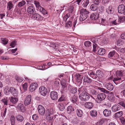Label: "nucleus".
Here are the masks:
<instances>
[{
    "mask_svg": "<svg viewBox=\"0 0 125 125\" xmlns=\"http://www.w3.org/2000/svg\"><path fill=\"white\" fill-rule=\"evenodd\" d=\"M78 91L79 93L82 92L79 96V98L81 100L86 101L89 100L90 95L86 92L85 88L83 87H81L80 88H79Z\"/></svg>",
    "mask_w": 125,
    "mask_h": 125,
    "instance_id": "nucleus-1",
    "label": "nucleus"
},
{
    "mask_svg": "<svg viewBox=\"0 0 125 125\" xmlns=\"http://www.w3.org/2000/svg\"><path fill=\"white\" fill-rule=\"evenodd\" d=\"M27 5V11L29 14L32 15L35 13V7L33 4L30 3H28Z\"/></svg>",
    "mask_w": 125,
    "mask_h": 125,
    "instance_id": "nucleus-2",
    "label": "nucleus"
},
{
    "mask_svg": "<svg viewBox=\"0 0 125 125\" xmlns=\"http://www.w3.org/2000/svg\"><path fill=\"white\" fill-rule=\"evenodd\" d=\"M125 80V78L124 76L121 77H117L115 78L113 80V81L115 83L116 85L122 82Z\"/></svg>",
    "mask_w": 125,
    "mask_h": 125,
    "instance_id": "nucleus-3",
    "label": "nucleus"
},
{
    "mask_svg": "<svg viewBox=\"0 0 125 125\" xmlns=\"http://www.w3.org/2000/svg\"><path fill=\"white\" fill-rule=\"evenodd\" d=\"M38 110L39 114L41 115H43L45 113V110L44 107L41 105H38Z\"/></svg>",
    "mask_w": 125,
    "mask_h": 125,
    "instance_id": "nucleus-4",
    "label": "nucleus"
},
{
    "mask_svg": "<svg viewBox=\"0 0 125 125\" xmlns=\"http://www.w3.org/2000/svg\"><path fill=\"white\" fill-rule=\"evenodd\" d=\"M50 96L51 99L53 100H56L58 99V94L55 91L51 92L50 93Z\"/></svg>",
    "mask_w": 125,
    "mask_h": 125,
    "instance_id": "nucleus-5",
    "label": "nucleus"
},
{
    "mask_svg": "<svg viewBox=\"0 0 125 125\" xmlns=\"http://www.w3.org/2000/svg\"><path fill=\"white\" fill-rule=\"evenodd\" d=\"M32 19L36 20L38 21H42L43 20V17L37 13H34L32 15Z\"/></svg>",
    "mask_w": 125,
    "mask_h": 125,
    "instance_id": "nucleus-6",
    "label": "nucleus"
},
{
    "mask_svg": "<svg viewBox=\"0 0 125 125\" xmlns=\"http://www.w3.org/2000/svg\"><path fill=\"white\" fill-rule=\"evenodd\" d=\"M39 92L42 95L44 96L46 94L47 90L46 88L44 86H42L39 88Z\"/></svg>",
    "mask_w": 125,
    "mask_h": 125,
    "instance_id": "nucleus-7",
    "label": "nucleus"
},
{
    "mask_svg": "<svg viewBox=\"0 0 125 125\" xmlns=\"http://www.w3.org/2000/svg\"><path fill=\"white\" fill-rule=\"evenodd\" d=\"M31 100V96L30 95L27 96L24 100V103L25 105L27 106L30 104Z\"/></svg>",
    "mask_w": 125,
    "mask_h": 125,
    "instance_id": "nucleus-8",
    "label": "nucleus"
},
{
    "mask_svg": "<svg viewBox=\"0 0 125 125\" xmlns=\"http://www.w3.org/2000/svg\"><path fill=\"white\" fill-rule=\"evenodd\" d=\"M120 109V106L118 104L113 105L111 107L112 111L113 112H115L119 111Z\"/></svg>",
    "mask_w": 125,
    "mask_h": 125,
    "instance_id": "nucleus-9",
    "label": "nucleus"
},
{
    "mask_svg": "<svg viewBox=\"0 0 125 125\" xmlns=\"http://www.w3.org/2000/svg\"><path fill=\"white\" fill-rule=\"evenodd\" d=\"M118 11L119 13L125 14V6L124 5L122 4L119 6Z\"/></svg>",
    "mask_w": 125,
    "mask_h": 125,
    "instance_id": "nucleus-10",
    "label": "nucleus"
},
{
    "mask_svg": "<svg viewBox=\"0 0 125 125\" xmlns=\"http://www.w3.org/2000/svg\"><path fill=\"white\" fill-rule=\"evenodd\" d=\"M10 92L14 96H17L18 94V92L16 89L14 87H11L10 88Z\"/></svg>",
    "mask_w": 125,
    "mask_h": 125,
    "instance_id": "nucleus-11",
    "label": "nucleus"
},
{
    "mask_svg": "<svg viewBox=\"0 0 125 125\" xmlns=\"http://www.w3.org/2000/svg\"><path fill=\"white\" fill-rule=\"evenodd\" d=\"M38 86L37 84L35 83H33L31 84L30 87V91L31 92L34 91Z\"/></svg>",
    "mask_w": 125,
    "mask_h": 125,
    "instance_id": "nucleus-12",
    "label": "nucleus"
},
{
    "mask_svg": "<svg viewBox=\"0 0 125 125\" xmlns=\"http://www.w3.org/2000/svg\"><path fill=\"white\" fill-rule=\"evenodd\" d=\"M105 94L103 93H101L97 95V98L98 100L101 101L104 100L106 97Z\"/></svg>",
    "mask_w": 125,
    "mask_h": 125,
    "instance_id": "nucleus-13",
    "label": "nucleus"
},
{
    "mask_svg": "<svg viewBox=\"0 0 125 125\" xmlns=\"http://www.w3.org/2000/svg\"><path fill=\"white\" fill-rule=\"evenodd\" d=\"M111 110L107 109H104L103 111L104 115L106 117L110 116L111 115Z\"/></svg>",
    "mask_w": 125,
    "mask_h": 125,
    "instance_id": "nucleus-14",
    "label": "nucleus"
},
{
    "mask_svg": "<svg viewBox=\"0 0 125 125\" xmlns=\"http://www.w3.org/2000/svg\"><path fill=\"white\" fill-rule=\"evenodd\" d=\"M84 106L87 109H91L93 106V104L92 102H87L85 103Z\"/></svg>",
    "mask_w": 125,
    "mask_h": 125,
    "instance_id": "nucleus-15",
    "label": "nucleus"
},
{
    "mask_svg": "<svg viewBox=\"0 0 125 125\" xmlns=\"http://www.w3.org/2000/svg\"><path fill=\"white\" fill-rule=\"evenodd\" d=\"M99 14L97 13H93L90 16L91 18L93 20H97L99 18Z\"/></svg>",
    "mask_w": 125,
    "mask_h": 125,
    "instance_id": "nucleus-16",
    "label": "nucleus"
},
{
    "mask_svg": "<svg viewBox=\"0 0 125 125\" xmlns=\"http://www.w3.org/2000/svg\"><path fill=\"white\" fill-rule=\"evenodd\" d=\"M105 87L107 89L110 91H112L114 89L113 85L110 83H106L105 85Z\"/></svg>",
    "mask_w": 125,
    "mask_h": 125,
    "instance_id": "nucleus-17",
    "label": "nucleus"
},
{
    "mask_svg": "<svg viewBox=\"0 0 125 125\" xmlns=\"http://www.w3.org/2000/svg\"><path fill=\"white\" fill-rule=\"evenodd\" d=\"M74 110V108L71 105L68 106L67 108V113L69 114H72Z\"/></svg>",
    "mask_w": 125,
    "mask_h": 125,
    "instance_id": "nucleus-18",
    "label": "nucleus"
},
{
    "mask_svg": "<svg viewBox=\"0 0 125 125\" xmlns=\"http://www.w3.org/2000/svg\"><path fill=\"white\" fill-rule=\"evenodd\" d=\"M83 81L85 83H90L92 81L91 79L88 77V76L85 75L84 77Z\"/></svg>",
    "mask_w": 125,
    "mask_h": 125,
    "instance_id": "nucleus-19",
    "label": "nucleus"
},
{
    "mask_svg": "<svg viewBox=\"0 0 125 125\" xmlns=\"http://www.w3.org/2000/svg\"><path fill=\"white\" fill-rule=\"evenodd\" d=\"M97 89L99 90L102 92H103L106 94H111V92L108 91L105 89L103 88H102L100 87H98Z\"/></svg>",
    "mask_w": 125,
    "mask_h": 125,
    "instance_id": "nucleus-20",
    "label": "nucleus"
},
{
    "mask_svg": "<svg viewBox=\"0 0 125 125\" xmlns=\"http://www.w3.org/2000/svg\"><path fill=\"white\" fill-rule=\"evenodd\" d=\"M19 110L21 111L22 112L24 111L25 108L23 104H19L17 106Z\"/></svg>",
    "mask_w": 125,
    "mask_h": 125,
    "instance_id": "nucleus-21",
    "label": "nucleus"
},
{
    "mask_svg": "<svg viewBox=\"0 0 125 125\" xmlns=\"http://www.w3.org/2000/svg\"><path fill=\"white\" fill-rule=\"evenodd\" d=\"M105 50L103 48L99 49L98 50V54L101 55H104L105 53Z\"/></svg>",
    "mask_w": 125,
    "mask_h": 125,
    "instance_id": "nucleus-22",
    "label": "nucleus"
},
{
    "mask_svg": "<svg viewBox=\"0 0 125 125\" xmlns=\"http://www.w3.org/2000/svg\"><path fill=\"white\" fill-rule=\"evenodd\" d=\"M68 89L71 93L73 94L76 93L77 91V89L71 86H70L69 87Z\"/></svg>",
    "mask_w": 125,
    "mask_h": 125,
    "instance_id": "nucleus-23",
    "label": "nucleus"
},
{
    "mask_svg": "<svg viewBox=\"0 0 125 125\" xmlns=\"http://www.w3.org/2000/svg\"><path fill=\"white\" fill-rule=\"evenodd\" d=\"M10 101L13 104H15L18 101V99L17 97H11L10 98Z\"/></svg>",
    "mask_w": 125,
    "mask_h": 125,
    "instance_id": "nucleus-24",
    "label": "nucleus"
},
{
    "mask_svg": "<svg viewBox=\"0 0 125 125\" xmlns=\"http://www.w3.org/2000/svg\"><path fill=\"white\" fill-rule=\"evenodd\" d=\"M123 115V112L122 111H119L115 114V117L117 118H118L121 117Z\"/></svg>",
    "mask_w": 125,
    "mask_h": 125,
    "instance_id": "nucleus-25",
    "label": "nucleus"
},
{
    "mask_svg": "<svg viewBox=\"0 0 125 125\" xmlns=\"http://www.w3.org/2000/svg\"><path fill=\"white\" fill-rule=\"evenodd\" d=\"M119 18L117 22L119 24L121 22H123L125 21V16L123 17H119Z\"/></svg>",
    "mask_w": 125,
    "mask_h": 125,
    "instance_id": "nucleus-26",
    "label": "nucleus"
},
{
    "mask_svg": "<svg viewBox=\"0 0 125 125\" xmlns=\"http://www.w3.org/2000/svg\"><path fill=\"white\" fill-rule=\"evenodd\" d=\"M59 110L61 111H62L65 109V106L62 103H59L58 105Z\"/></svg>",
    "mask_w": 125,
    "mask_h": 125,
    "instance_id": "nucleus-27",
    "label": "nucleus"
},
{
    "mask_svg": "<svg viewBox=\"0 0 125 125\" xmlns=\"http://www.w3.org/2000/svg\"><path fill=\"white\" fill-rule=\"evenodd\" d=\"M16 119L17 121L21 122L23 121L24 120V118L23 116L21 115H17L16 117Z\"/></svg>",
    "mask_w": 125,
    "mask_h": 125,
    "instance_id": "nucleus-28",
    "label": "nucleus"
},
{
    "mask_svg": "<svg viewBox=\"0 0 125 125\" xmlns=\"http://www.w3.org/2000/svg\"><path fill=\"white\" fill-rule=\"evenodd\" d=\"M8 41V39L7 38H2L1 39V42L4 45L7 44Z\"/></svg>",
    "mask_w": 125,
    "mask_h": 125,
    "instance_id": "nucleus-29",
    "label": "nucleus"
},
{
    "mask_svg": "<svg viewBox=\"0 0 125 125\" xmlns=\"http://www.w3.org/2000/svg\"><path fill=\"white\" fill-rule=\"evenodd\" d=\"M97 76L98 77L102 78L103 75V72L100 70L97 71L96 72Z\"/></svg>",
    "mask_w": 125,
    "mask_h": 125,
    "instance_id": "nucleus-30",
    "label": "nucleus"
},
{
    "mask_svg": "<svg viewBox=\"0 0 125 125\" xmlns=\"http://www.w3.org/2000/svg\"><path fill=\"white\" fill-rule=\"evenodd\" d=\"M91 115L93 117H96L97 115V111L95 110L91 111L90 112Z\"/></svg>",
    "mask_w": 125,
    "mask_h": 125,
    "instance_id": "nucleus-31",
    "label": "nucleus"
},
{
    "mask_svg": "<svg viewBox=\"0 0 125 125\" xmlns=\"http://www.w3.org/2000/svg\"><path fill=\"white\" fill-rule=\"evenodd\" d=\"M87 16H86V15L81 14V15L79 17V20L81 21H83L87 18Z\"/></svg>",
    "mask_w": 125,
    "mask_h": 125,
    "instance_id": "nucleus-32",
    "label": "nucleus"
},
{
    "mask_svg": "<svg viewBox=\"0 0 125 125\" xmlns=\"http://www.w3.org/2000/svg\"><path fill=\"white\" fill-rule=\"evenodd\" d=\"M76 113L77 116L80 117H82L83 115L82 111L80 109H77L76 110Z\"/></svg>",
    "mask_w": 125,
    "mask_h": 125,
    "instance_id": "nucleus-33",
    "label": "nucleus"
},
{
    "mask_svg": "<svg viewBox=\"0 0 125 125\" xmlns=\"http://www.w3.org/2000/svg\"><path fill=\"white\" fill-rule=\"evenodd\" d=\"M106 11L109 14L113 13V9L111 6H109L106 9Z\"/></svg>",
    "mask_w": 125,
    "mask_h": 125,
    "instance_id": "nucleus-34",
    "label": "nucleus"
},
{
    "mask_svg": "<svg viewBox=\"0 0 125 125\" xmlns=\"http://www.w3.org/2000/svg\"><path fill=\"white\" fill-rule=\"evenodd\" d=\"M80 14L83 15H86L87 16L88 14L89 13V12L86 10V9H82L80 10Z\"/></svg>",
    "mask_w": 125,
    "mask_h": 125,
    "instance_id": "nucleus-35",
    "label": "nucleus"
},
{
    "mask_svg": "<svg viewBox=\"0 0 125 125\" xmlns=\"http://www.w3.org/2000/svg\"><path fill=\"white\" fill-rule=\"evenodd\" d=\"M7 8L8 10H10L13 7V4L11 1H9L7 3Z\"/></svg>",
    "mask_w": 125,
    "mask_h": 125,
    "instance_id": "nucleus-36",
    "label": "nucleus"
},
{
    "mask_svg": "<svg viewBox=\"0 0 125 125\" xmlns=\"http://www.w3.org/2000/svg\"><path fill=\"white\" fill-rule=\"evenodd\" d=\"M46 112V115L48 116H49L50 114H52L54 113V111L52 108H51L50 110H48Z\"/></svg>",
    "mask_w": 125,
    "mask_h": 125,
    "instance_id": "nucleus-37",
    "label": "nucleus"
},
{
    "mask_svg": "<svg viewBox=\"0 0 125 125\" xmlns=\"http://www.w3.org/2000/svg\"><path fill=\"white\" fill-rule=\"evenodd\" d=\"M26 3V2L25 1L22 0L18 3L17 6L19 7L20 8L22 7Z\"/></svg>",
    "mask_w": 125,
    "mask_h": 125,
    "instance_id": "nucleus-38",
    "label": "nucleus"
},
{
    "mask_svg": "<svg viewBox=\"0 0 125 125\" xmlns=\"http://www.w3.org/2000/svg\"><path fill=\"white\" fill-rule=\"evenodd\" d=\"M67 91L66 86H62L61 92L62 93H65Z\"/></svg>",
    "mask_w": 125,
    "mask_h": 125,
    "instance_id": "nucleus-39",
    "label": "nucleus"
},
{
    "mask_svg": "<svg viewBox=\"0 0 125 125\" xmlns=\"http://www.w3.org/2000/svg\"><path fill=\"white\" fill-rule=\"evenodd\" d=\"M4 91L5 93L7 95H9L10 94V88H9L8 87H5Z\"/></svg>",
    "mask_w": 125,
    "mask_h": 125,
    "instance_id": "nucleus-40",
    "label": "nucleus"
},
{
    "mask_svg": "<svg viewBox=\"0 0 125 125\" xmlns=\"http://www.w3.org/2000/svg\"><path fill=\"white\" fill-rule=\"evenodd\" d=\"M91 9L93 11H95L97 9V6L95 4H92L90 6Z\"/></svg>",
    "mask_w": 125,
    "mask_h": 125,
    "instance_id": "nucleus-41",
    "label": "nucleus"
},
{
    "mask_svg": "<svg viewBox=\"0 0 125 125\" xmlns=\"http://www.w3.org/2000/svg\"><path fill=\"white\" fill-rule=\"evenodd\" d=\"M39 10L44 15L47 14L46 11L42 7H40Z\"/></svg>",
    "mask_w": 125,
    "mask_h": 125,
    "instance_id": "nucleus-42",
    "label": "nucleus"
},
{
    "mask_svg": "<svg viewBox=\"0 0 125 125\" xmlns=\"http://www.w3.org/2000/svg\"><path fill=\"white\" fill-rule=\"evenodd\" d=\"M83 78V77H82L80 75H79V77L77 78V81L78 84L80 85L82 83Z\"/></svg>",
    "mask_w": 125,
    "mask_h": 125,
    "instance_id": "nucleus-43",
    "label": "nucleus"
},
{
    "mask_svg": "<svg viewBox=\"0 0 125 125\" xmlns=\"http://www.w3.org/2000/svg\"><path fill=\"white\" fill-rule=\"evenodd\" d=\"M77 97L75 95L73 96L71 99V101L73 103H75L77 100Z\"/></svg>",
    "mask_w": 125,
    "mask_h": 125,
    "instance_id": "nucleus-44",
    "label": "nucleus"
},
{
    "mask_svg": "<svg viewBox=\"0 0 125 125\" xmlns=\"http://www.w3.org/2000/svg\"><path fill=\"white\" fill-rule=\"evenodd\" d=\"M100 24L101 25H107L108 24L107 21L104 19H102Z\"/></svg>",
    "mask_w": 125,
    "mask_h": 125,
    "instance_id": "nucleus-45",
    "label": "nucleus"
},
{
    "mask_svg": "<svg viewBox=\"0 0 125 125\" xmlns=\"http://www.w3.org/2000/svg\"><path fill=\"white\" fill-rule=\"evenodd\" d=\"M1 101L5 105H7L8 104V100L7 97H6L2 99Z\"/></svg>",
    "mask_w": 125,
    "mask_h": 125,
    "instance_id": "nucleus-46",
    "label": "nucleus"
},
{
    "mask_svg": "<svg viewBox=\"0 0 125 125\" xmlns=\"http://www.w3.org/2000/svg\"><path fill=\"white\" fill-rule=\"evenodd\" d=\"M11 125H14L15 123V118L14 116H11L10 119Z\"/></svg>",
    "mask_w": 125,
    "mask_h": 125,
    "instance_id": "nucleus-47",
    "label": "nucleus"
},
{
    "mask_svg": "<svg viewBox=\"0 0 125 125\" xmlns=\"http://www.w3.org/2000/svg\"><path fill=\"white\" fill-rule=\"evenodd\" d=\"M84 45L85 46L88 47L91 45V43L90 41H88L84 42Z\"/></svg>",
    "mask_w": 125,
    "mask_h": 125,
    "instance_id": "nucleus-48",
    "label": "nucleus"
},
{
    "mask_svg": "<svg viewBox=\"0 0 125 125\" xmlns=\"http://www.w3.org/2000/svg\"><path fill=\"white\" fill-rule=\"evenodd\" d=\"M70 16V14L69 13H68L66 14L63 17V20L66 21L67 20V19Z\"/></svg>",
    "mask_w": 125,
    "mask_h": 125,
    "instance_id": "nucleus-49",
    "label": "nucleus"
},
{
    "mask_svg": "<svg viewBox=\"0 0 125 125\" xmlns=\"http://www.w3.org/2000/svg\"><path fill=\"white\" fill-rule=\"evenodd\" d=\"M124 42L123 41L121 40H119L117 42V43L118 45L120 46L124 44Z\"/></svg>",
    "mask_w": 125,
    "mask_h": 125,
    "instance_id": "nucleus-50",
    "label": "nucleus"
},
{
    "mask_svg": "<svg viewBox=\"0 0 125 125\" xmlns=\"http://www.w3.org/2000/svg\"><path fill=\"white\" fill-rule=\"evenodd\" d=\"M65 97L63 95H62L61 97L58 100V102H61L64 101L65 100Z\"/></svg>",
    "mask_w": 125,
    "mask_h": 125,
    "instance_id": "nucleus-51",
    "label": "nucleus"
},
{
    "mask_svg": "<svg viewBox=\"0 0 125 125\" xmlns=\"http://www.w3.org/2000/svg\"><path fill=\"white\" fill-rule=\"evenodd\" d=\"M72 25V22L70 20L68 21V22L66 23V27H71Z\"/></svg>",
    "mask_w": 125,
    "mask_h": 125,
    "instance_id": "nucleus-52",
    "label": "nucleus"
},
{
    "mask_svg": "<svg viewBox=\"0 0 125 125\" xmlns=\"http://www.w3.org/2000/svg\"><path fill=\"white\" fill-rule=\"evenodd\" d=\"M117 75L119 76L120 77L124 76H123L124 72L123 71H119L117 72Z\"/></svg>",
    "mask_w": 125,
    "mask_h": 125,
    "instance_id": "nucleus-53",
    "label": "nucleus"
},
{
    "mask_svg": "<svg viewBox=\"0 0 125 125\" xmlns=\"http://www.w3.org/2000/svg\"><path fill=\"white\" fill-rule=\"evenodd\" d=\"M93 51L94 52L96 51L98 48V47L97 46V45L95 43H94L93 44Z\"/></svg>",
    "mask_w": 125,
    "mask_h": 125,
    "instance_id": "nucleus-54",
    "label": "nucleus"
},
{
    "mask_svg": "<svg viewBox=\"0 0 125 125\" xmlns=\"http://www.w3.org/2000/svg\"><path fill=\"white\" fill-rule=\"evenodd\" d=\"M89 3V1L88 0H86L83 3L82 5L83 7H87Z\"/></svg>",
    "mask_w": 125,
    "mask_h": 125,
    "instance_id": "nucleus-55",
    "label": "nucleus"
},
{
    "mask_svg": "<svg viewBox=\"0 0 125 125\" xmlns=\"http://www.w3.org/2000/svg\"><path fill=\"white\" fill-rule=\"evenodd\" d=\"M34 4H35L36 7L39 9L40 7H42L40 5L39 2L37 1H34Z\"/></svg>",
    "mask_w": 125,
    "mask_h": 125,
    "instance_id": "nucleus-56",
    "label": "nucleus"
},
{
    "mask_svg": "<svg viewBox=\"0 0 125 125\" xmlns=\"http://www.w3.org/2000/svg\"><path fill=\"white\" fill-rule=\"evenodd\" d=\"M16 42L15 41H12L10 44V46L12 47H14L16 45Z\"/></svg>",
    "mask_w": 125,
    "mask_h": 125,
    "instance_id": "nucleus-57",
    "label": "nucleus"
},
{
    "mask_svg": "<svg viewBox=\"0 0 125 125\" xmlns=\"http://www.w3.org/2000/svg\"><path fill=\"white\" fill-rule=\"evenodd\" d=\"M115 54V51L110 52L108 54V57H112Z\"/></svg>",
    "mask_w": 125,
    "mask_h": 125,
    "instance_id": "nucleus-58",
    "label": "nucleus"
},
{
    "mask_svg": "<svg viewBox=\"0 0 125 125\" xmlns=\"http://www.w3.org/2000/svg\"><path fill=\"white\" fill-rule=\"evenodd\" d=\"M22 87L24 91H26L27 88V83H25L23 85Z\"/></svg>",
    "mask_w": 125,
    "mask_h": 125,
    "instance_id": "nucleus-59",
    "label": "nucleus"
},
{
    "mask_svg": "<svg viewBox=\"0 0 125 125\" xmlns=\"http://www.w3.org/2000/svg\"><path fill=\"white\" fill-rule=\"evenodd\" d=\"M6 112L7 108H5L4 110V111L3 113L1 115V116L2 117L3 119H4L5 117Z\"/></svg>",
    "mask_w": 125,
    "mask_h": 125,
    "instance_id": "nucleus-60",
    "label": "nucleus"
},
{
    "mask_svg": "<svg viewBox=\"0 0 125 125\" xmlns=\"http://www.w3.org/2000/svg\"><path fill=\"white\" fill-rule=\"evenodd\" d=\"M16 80L18 82H21L23 80V78L22 77H16Z\"/></svg>",
    "mask_w": 125,
    "mask_h": 125,
    "instance_id": "nucleus-61",
    "label": "nucleus"
},
{
    "mask_svg": "<svg viewBox=\"0 0 125 125\" xmlns=\"http://www.w3.org/2000/svg\"><path fill=\"white\" fill-rule=\"evenodd\" d=\"M120 121L123 125H125V119L123 117H121L120 119Z\"/></svg>",
    "mask_w": 125,
    "mask_h": 125,
    "instance_id": "nucleus-62",
    "label": "nucleus"
},
{
    "mask_svg": "<svg viewBox=\"0 0 125 125\" xmlns=\"http://www.w3.org/2000/svg\"><path fill=\"white\" fill-rule=\"evenodd\" d=\"M66 81L64 79H63L61 81V84L62 86H66Z\"/></svg>",
    "mask_w": 125,
    "mask_h": 125,
    "instance_id": "nucleus-63",
    "label": "nucleus"
},
{
    "mask_svg": "<svg viewBox=\"0 0 125 125\" xmlns=\"http://www.w3.org/2000/svg\"><path fill=\"white\" fill-rule=\"evenodd\" d=\"M104 123L103 121H99L96 124V125H102Z\"/></svg>",
    "mask_w": 125,
    "mask_h": 125,
    "instance_id": "nucleus-64",
    "label": "nucleus"
}]
</instances>
